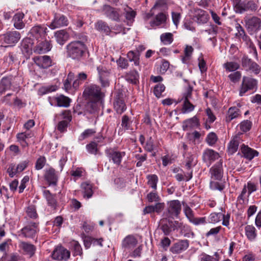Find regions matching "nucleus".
<instances>
[{
    "instance_id": "f257e3e1",
    "label": "nucleus",
    "mask_w": 261,
    "mask_h": 261,
    "mask_svg": "<svg viewBox=\"0 0 261 261\" xmlns=\"http://www.w3.org/2000/svg\"><path fill=\"white\" fill-rule=\"evenodd\" d=\"M211 181L210 182V188L213 190H223L224 188V185L219 181L215 180H220L223 176V170L222 167V162L220 161L212 166L210 170Z\"/></svg>"
},
{
    "instance_id": "f03ea898",
    "label": "nucleus",
    "mask_w": 261,
    "mask_h": 261,
    "mask_svg": "<svg viewBox=\"0 0 261 261\" xmlns=\"http://www.w3.org/2000/svg\"><path fill=\"white\" fill-rule=\"evenodd\" d=\"M84 95L94 102L102 101L104 94L101 92L100 88L95 85L87 87L84 91Z\"/></svg>"
},
{
    "instance_id": "7ed1b4c3",
    "label": "nucleus",
    "mask_w": 261,
    "mask_h": 261,
    "mask_svg": "<svg viewBox=\"0 0 261 261\" xmlns=\"http://www.w3.org/2000/svg\"><path fill=\"white\" fill-rule=\"evenodd\" d=\"M20 34L16 31H10L0 35V40H3L4 47H12L20 40Z\"/></svg>"
},
{
    "instance_id": "20e7f679",
    "label": "nucleus",
    "mask_w": 261,
    "mask_h": 261,
    "mask_svg": "<svg viewBox=\"0 0 261 261\" xmlns=\"http://www.w3.org/2000/svg\"><path fill=\"white\" fill-rule=\"evenodd\" d=\"M245 27L250 35H254L261 30V18L253 16L244 18Z\"/></svg>"
},
{
    "instance_id": "39448f33",
    "label": "nucleus",
    "mask_w": 261,
    "mask_h": 261,
    "mask_svg": "<svg viewBox=\"0 0 261 261\" xmlns=\"http://www.w3.org/2000/svg\"><path fill=\"white\" fill-rule=\"evenodd\" d=\"M55 120H60L57 128L63 132L66 129L68 123L71 120V116L68 111L64 110L60 114H56L55 116Z\"/></svg>"
},
{
    "instance_id": "423d86ee",
    "label": "nucleus",
    "mask_w": 261,
    "mask_h": 261,
    "mask_svg": "<svg viewBox=\"0 0 261 261\" xmlns=\"http://www.w3.org/2000/svg\"><path fill=\"white\" fill-rule=\"evenodd\" d=\"M102 11L107 17L110 19L119 22L121 17V12L120 9L112 7L109 5H104Z\"/></svg>"
},
{
    "instance_id": "0eeeda50",
    "label": "nucleus",
    "mask_w": 261,
    "mask_h": 261,
    "mask_svg": "<svg viewBox=\"0 0 261 261\" xmlns=\"http://www.w3.org/2000/svg\"><path fill=\"white\" fill-rule=\"evenodd\" d=\"M181 211V204L177 200H172L168 202L167 212L165 213L167 217L174 218L177 217Z\"/></svg>"
},
{
    "instance_id": "6e6552de",
    "label": "nucleus",
    "mask_w": 261,
    "mask_h": 261,
    "mask_svg": "<svg viewBox=\"0 0 261 261\" xmlns=\"http://www.w3.org/2000/svg\"><path fill=\"white\" fill-rule=\"evenodd\" d=\"M236 30L237 32L236 33V36L239 38H242L243 42L242 44L246 45V47L253 49L255 48L254 44L251 41L250 39L247 36L245 32V31L243 27L238 23H237L235 25Z\"/></svg>"
},
{
    "instance_id": "1a4fd4ad",
    "label": "nucleus",
    "mask_w": 261,
    "mask_h": 261,
    "mask_svg": "<svg viewBox=\"0 0 261 261\" xmlns=\"http://www.w3.org/2000/svg\"><path fill=\"white\" fill-rule=\"evenodd\" d=\"M257 83L256 80L251 77L244 76L240 91V95L242 96L248 90L256 88Z\"/></svg>"
},
{
    "instance_id": "9d476101",
    "label": "nucleus",
    "mask_w": 261,
    "mask_h": 261,
    "mask_svg": "<svg viewBox=\"0 0 261 261\" xmlns=\"http://www.w3.org/2000/svg\"><path fill=\"white\" fill-rule=\"evenodd\" d=\"M49 102L51 106L60 107H68L71 102V99L63 95L49 98Z\"/></svg>"
},
{
    "instance_id": "9b49d317",
    "label": "nucleus",
    "mask_w": 261,
    "mask_h": 261,
    "mask_svg": "<svg viewBox=\"0 0 261 261\" xmlns=\"http://www.w3.org/2000/svg\"><path fill=\"white\" fill-rule=\"evenodd\" d=\"M38 231V224L35 222H30L21 229V233L24 237L33 238Z\"/></svg>"
},
{
    "instance_id": "f8f14e48",
    "label": "nucleus",
    "mask_w": 261,
    "mask_h": 261,
    "mask_svg": "<svg viewBox=\"0 0 261 261\" xmlns=\"http://www.w3.org/2000/svg\"><path fill=\"white\" fill-rule=\"evenodd\" d=\"M68 23V19L65 16L61 14H56L54 19L49 25V27L51 30H54L57 28L66 26Z\"/></svg>"
},
{
    "instance_id": "ddd939ff",
    "label": "nucleus",
    "mask_w": 261,
    "mask_h": 261,
    "mask_svg": "<svg viewBox=\"0 0 261 261\" xmlns=\"http://www.w3.org/2000/svg\"><path fill=\"white\" fill-rule=\"evenodd\" d=\"M219 158V154L211 149H206L203 153V160L207 166H210L213 162L218 160Z\"/></svg>"
},
{
    "instance_id": "4468645a",
    "label": "nucleus",
    "mask_w": 261,
    "mask_h": 261,
    "mask_svg": "<svg viewBox=\"0 0 261 261\" xmlns=\"http://www.w3.org/2000/svg\"><path fill=\"white\" fill-rule=\"evenodd\" d=\"M51 255L54 259L66 260L70 256V252L67 249L60 246L54 250Z\"/></svg>"
},
{
    "instance_id": "2eb2a0df",
    "label": "nucleus",
    "mask_w": 261,
    "mask_h": 261,
    "mask_svg": "<svg viewBox=\"0 0 261 261\" xmlns=\"http://www.w3.org/2000/svg\"><path fill=\"white\" fill-rule=\"evenodd\" d=\"M47 28L44 25H37L33 27L30 30L31 34L38 41L42 40L46 33Z\"/></svg>"
},
{
    "instance_id": "dca6fc26",
    "label": "nucleus",
    "mask_w": 261,
    "mask_h": 261,
    "mask_svg": "<svg viewBox=\"0 0 261 261\" xmlns=\"http://www.w3.org/2000/svg\"><path fill=\"white\" fill-rule=\"evenodd\" d=\"M184 212L189 221L195 225H198L204 223L203 218H196L192 209L188 205H185L184 207Z\"/></svg>"
},
{
    "instance_id": "f3484780",
    "label": "nucleus",
    "mask_w": 261,
    "mask_h": 261,
    "mask_svg": "<svg viewBox=\"0 0 261 261\" xmlns=\"http://www.w3.org/2000/svg\"><path fill=\"white\" fill-rule=\"evenodd\" d=\"M189 242L187 240H180L171 247L170 250L173 253H180L189 247Z\"/></svg>"
},
{
    "instance_id": "a211bd4d",
    "label": "nucleus",
    "mask_w": 261,
    "mask_h": 261,
    "mask_svg": "<svg viewBox=\"0 0 261 261\" xmlns=\"http://www.w3.org/2000/svg\"><path fill=\"white\" fill-rule=\"evenodd\" d=\"M44 177L49 184L56 185L58 180V174L54 168L49 167L46 169Z\"/></svg>"
},
{
    "instance_id": "6ab92c4d",
    "label": "nucleus",
    "mask_w": 261,
    "mask_h": 261,
    "mask_svg": "<svg viewBox=\"0 0 261 261\" xmlns=\"http://www.w3.org/2000/svg\"><path fill=\"white\" fill-rule=\"evenodd\" d=\"M240 136V134H238L233 136L231 138L227 147L228 153L232 154L238 150L239 145L241 141Z\"/></svg>"
},
{
    "instance_id": "aec40b11",
    "label": "nucleus",
    "mask_w": 261,
    "mask_h": 261,
    "mask_svg": "<svg viewBox=\"0 0 261 261\" xmlns=\"http://www.w3.org/2000/svg\"><path fill=\"white\" fill-rule=\"evenodd\" d=\"M35 62L39 66L46 68L51 65V60L48 56H42L34 58Z\"/></svg>"
},
{
    "instance_id": "412c9836",
    "label": "nucleus",
    "mask_w": 261,
    "mask_h": 261,
    "mask_svg": "<svg viewBox=\"0 0 261 261\" xmlns=\"http://www.w3.org/2000/svg\"><path fill=\"white\" fill-rule=\"evenodd\" d=\"M199 126V120L196 116L184 121L182 124V128L184 130H188L197 128Z\"/></svg>"
},
{
    "instance_id": "4be33fe9",
    "label": "nucleus",
    "mask_w": 261,
    "mask_h": 261,
    "mask_svg": "<svg viewBox=\"0 0 261 261\" xmlns=\"http://www.w3.org/2000/svg\"><path fill=\"white\" fill-rule=\"evenodd\" d=\"M241 150L242 153L243 154L244 156L250 160H252L255 156H257L258 154L257 151L245 145L244 144L241 146Z\"/></svg>"
},
{
    "instance_id": "5701e85b",
    "label": "nucleus",
    "mask_w": 261,
    "mask_h": 261,
    "mask_svg": "<svg viewBox=\"0 0 261 261\" xmlns=\"http://www.w3.org/2000/svg\"><path fill=\"white\" fill-rule=\"evenodd\" d=\"M24 14L18 12L14 15L13 18L14 27L17 30H21L24 28L25 23L23 21Z\"/></svg>"
},
{
    "instance_id": "b1692460",
    "label": "nucleus",
    "mask_w": 261,
    "mask_h": 261,
    "mask_svg": "<svg viewBox=\"0 0 261 261\" xmlns=\"http://www.w3.org/2000/svg\"><path fill=\"white\" fill-rule=\"evenodd\" d=\"M241 115V112L239 109L237 107H230L227 113L225 120L227 122H230L234 119H236Z\"/></svg>"
},
{
    "instance_id": "393cba45",
    "label": "nucleus",
    "mask_w": 261,
    "mask_h": 261,
    "mask_svg": "<svg viewBox=\"0 0 261 261\" xmlns=\"http://www.w3.org/2000/svg\"><path fill=\"white\" fill-rule=\"evenodd\" d=\"M125 155V152L124 151H112L109 152L108 156L113 161L114 164L119 165L121 163L122 158Z\"/></svg>"
},
{
    "instance_id": "a878e982",
    "label": "nucleus",
    "mask_w": 261,
    "mask_h": 261,
    "mask_svg": "<svg viewBox=\"0 0 261 261\" xmlns=\"http://www.w3.org/2000/svg\"><path fill=\"white\" fill-rule=\"evenodd\" d=\"M256 3L257 2L256 0H250L246 3H243L242 6H239L241 8L239 13H242L248 10L255 11L258 8Z\"/></svg>"
},
{
    "instance_id": "bb28decb",
    "label": "nucleus",
    "mask_w": 261,
    "mask_h": 261,
    "mask_svg": "<svg viewBox=\"0 0 261 261\" xmlns=\"http://www.w3.org/2000/svg\"><path fill=\"white\" fill-rule=\"evenodd\" d=\"M55 37L58 43L63 44L68 39L69 36L66 31L62 30L56 32Z\"/></svg>"
},
{
    "instance_id": "cd10ccee",
    "label": "nucleus",
    "mask_w": 261,
    "mask_h": 261,
    "mask_svg": "<svg viewBox=\"0 0 261 261\" xmlns=\"http://www.w3.org/2000/svg\"><path fill=\"white\" fill-rule=\"evenodd\" d=\"M95 28L97 31L105 33L106 35H109L111 32V29L108 24L102 20L98 21L95 24Z\"/></svg>"
},
{
    "instance_id": "c85d7f7f",
    "label": "nucleus",
    "mask_w": 261,
    "mask_h": 261,
    "mask_svg": "<svg viewBox=\"0 0 261 261\" xmlns=\"http://www.w3.org/2000/svg\"><path fill=\"white\" fill-rule=\"evenodd\" d=\"M81 190L84 198H89L93 194L92 186L88 182H84L81 184Z\"/></svg>"
},
{
    "instance_id": "c756f323",
    "label": "nucleus",
    "mask_w": 261,
    "mask_h": 261,
    "mask_svg": "<svg viewBox=\"0 0 261 261\" xmlns=\"http://www.w3.org/2000/svg\"><path fill=\"white\" fill-rule=\"evenodd\" d=\"M127 58L130 61H134L135 65L139 64L140 52L139 50H130L127 54Z\"/></svg>"
},
{
    "instance_id": "7c9ffc66",
    "label": "nucleus",
    "mask_w": 261,
    "mask_h": 261,
    "mask_svg": "<svg viewBox=\"0 0 261 261\" xmlns=\"http://www.w3.org/2000/svg\"><path fill=\"white\" fill-rule=\"evenodd\" d=\"M245 234L247 238L250 241L255 239L257 234L255 228L252 225H247L245 228Z\"/></svg>"
},
{
    "instance_id": "2f4dec72",
    "label": "nucleus",
    "mask_w": 261,
    "mask_h": 261,
    "mask_svg": "<svg viewBox=\"0 0 261 261\" xmlns=\"http://www.w3.org/2000/svg\"><path fill=\"white\" fill-rule=\"evenodd\" d=\"M99 75V78L100 80L101 84L102 86L106 87L109 85V82L108 79H103V76L107 75L108 74V72L105 70L102 66H99L97 68Z\"/></svg>"
},
{
    "instance_id": "473e14b6",
    "label": "nucleus",
    "mask_w": 261,
    "mask_h": 261,
    "mask_svg": "<svg viewBox=\"0 0 261 261\" xmlns=\"http://www.w3.org/2000/svg\"><path fill=\"white\" fill-rule=\"evenodd\" d=\"M87 75L84 72H81L78 74L76 79L73 81L72 87L74 89H77L79 86L87 79Z\"/></svg>"
},
{
    "instance_id": "72a5a7b5",
    "label": "nucleus",
    "mask_w": 261,
    "mask_h": 261,
    "mask_svg": "<svg viewBox=\"0 0 261 261\" xmlns=\"http://www.w3.org/2000/svg\"><path fill=\"white\" fill-rule=\"evenodd\" d=\"M114 107L118 114H122L125 110L126 107L123 100L121 99H116L114 103Z\"/></svg>"
},
{
    "instance_id": "f704fd0d",
    "label": "nucleus",
    "mask_w": 261,
    "mask_h": 261,
    "mask_svg": "<svg viewBox=\"0 0 261 261\" xmlns=\"http://www.w3.org/2000/svg\"><path fill=\"white\" fill-rule=\"evenodd\" d=\"M124 13L126 19L131 22L134 20L136 15V12L132 8L126 6L124 8Z\"/></svg>"
},
{
    "instance_id": "c9c22d12",
    "label": "nucleus",
    "mask_w": 261,
    "mask_h": 261,
    "mask_svg": "<svg viewBox=\"0 0 261 261\" xmlns=\"http://www.w3.org/2000/svg\"><path fill=\"white\" fill-rule=\"evenodd\" d=\"M196 21L198 23L203 24L206 23L208 19V15L205 11L198 10L196 14Z\"/></svg>"
},
{
    "instance_id": "e433bc0d",
    "label": "nucleus",
    "mask_w": 261,
    "mask_h": 261,
    "mask_svg": "<svg viewBox=\"0 0 261 261\" xmlns=\"http://www.w3.org/2000/svg\"><path fill=\"white\" fill-rule=\"evenodd\" d=\"M137 244L136 239L131 236L126 237L123 241V245L126 248H132L135 247Z\"/></svg>"
},
{
    "instance_id": "4c0bfd02",
    "label": "nucleus",
    "mask_w": 261,
    "mask_h": 261,
    "mask_svg": "<svg viewBox=\"0 0 261 261\" xmlns=\"http://www.w3.org/2000/svg\"><path fill=\"white\" fill-rule=\"evenodd\" d=\"M166 16L163 13H160L155 17V19L150 22L151 27L158 26L165 22Z\"/></svg>"
},
{
    "instance_id": "58836bf2",
    "label": "nucleus",
    "mask_w": 261,
    "mask_h": 261,
    "mask_svg": "<svg viewBox=\"0 0 261 261\" xmlns=\"http://www.w3.org/2000/svg\"><path fill=\"white\" fill-rule=\"evenodd\" d=\"M20 246L26 254H29L31 256L34 254L35 252V247L33 245L25 242H22L21 243Z\"/></svg>"
},
{
    "instance_id": "ea45409f",
    "label": "nucleus",
    "mask_w": 261,
    "mask_h": 261,
    "mask_svg": "<svg viewBox=\"0 0 261 261\" xmlns=\"http://www.w3.org/2000/svg\"><path fill=\"white\" fill-rule=\"evenodd\" d=\"M11 81L9 78L4 77L0 83V94H3L10 88Z\"/></svg>"
},
{
    "instance_id": "a19ab883",
    "label": "nucleus",
    "mask_w": 261,
    "mask_h": 261,
    "mask_svg": "<svg viewBox=\"0 0 261 261\" xmlns=\"http://www.w3.org/2000/svg\"><path fill=\"white\" fill-rule=\"evenodd\" d=\"M36 49H50L52 47L50 41L46 40H36Z\"/></svg>"
},
{
    "instance_id": "79ce46f5",
    "label": "nucleus",
    "mask_w": 261,
    "mask_h": 261,
    "mask_svg": "<svg viewBox=\"0 0 261 261\" xmlns=\"http://www.w3.org/2000/svg\"><path fill=\"white\" fill-rule=\"evenodd\" d=\"M148 185L154 190L156 189L158 177L155 174L148 175L147 176Z\"/></svg>"
},
{
    "instance_id": "37998d69",
    "label": "nucleus",
    "mask_w": 261,
    "mask_h": 261,
    "mask_svg": "<svg viewBox=\"0 0 261 261\" xmlns=\"http://www.w3.org/2000/svg\"><path fill=\"white\" fill-rule=\"evenodd\" d=\"M139 75L137 71L134 70L130 71L126 75V80L132 84H137L139 81Z\"/></svg>"
},
{
    "instance_id": "c03bdc74",
    "label": "nucleus",
    "mask_w": 261,
    "mask_h": 261,
    "mask_svg": "<svg viewBox=\"0 0 261 261\" xmlns=\"http://www.w3.org/2000/svg\"><path fill=\"white\" fill-rule=\"evenodd\" d=\"M182 101L183 105L181 109L182 113H189L194 110L195 106L190 102V100H185Z\"/></svg>"
},
{
    "instance_id": "a18cd8bd",
    "label": "nucleus",
    "mask_w": 261,
    "mask_h": 261,
    "mask_svg": "<svg viewBox=\"0 0 261 261\" xmlns=\"http://www.w3.org/2000/svg\"><path fill=\"white\" fill-rule=\"evenodd\" d=\"M198 258L199 261H219L217 253L214 256H211L205 253H202L199 255Z\"/></svg>"
},
{
    "instance_id": "49530a36",
    "label": "nucleus",
    "mask_w": 261,
    "mask_h": 261,
    "mask_svg": "<svg viewBox=\"0 0 261 261\" xmlns=\"http://www.w3.org/2000/svg\"><path fill=\"white\" fill-rule=\"evenodd\" d=\"M222 218V213H212L208 218V222L212 223H217L220 222Z\"/></svg>"
},
{
    "instance_id": "de8ad7c7",
    "label": "nucleus",
    "mask_w": 261,
    "mask_h": 261,
    "mask_svg": "<svg viewBox=\"0 0 261 261\" xmlns=\"http://www.w3.org/2000/svg\"><path fill=\"white\" fill-rule=\"evenodd\" d=\"M223 67L228 72H232L237 70L240 67L238 63L234 62H228L223 64Z\"/></svg>"
},
{
    "instance_id": "09e8293b",
    "label": "nucleus",
    "mask_w": 261,
    "mask_h": 261,
    "mask_svg": "<svg viewBox=\"0 0 261 261\" xmlns=\"http://www.w3.org/2000/svg\"><path fill=\"white\" fill-rule=\"evenodd\" d=\"M34 44H36V40L34 41L30 38H26L22 40L21 46L23 49H32Z\"/></svg>"
},
{
    "instance_id": "8fccbe9b",
    "label": "nucleus",
    "mask_w": 261,
    "mask_h": 261,
    "mask_svg": "<svg viewBox=\"0 0 261 261\" xmlns=\"http://www.w3.org/2000/svg\"><path fill=\"white\" fill-rule=\"evenodd\" d=\"M160 39L164 44H170L173 41V35L170 33H166L161 35Z\"/></svg>"
},
{
    "instance_id": "3c124183",
    "label": "nucleus",
    "mask_w": 261,
    "mask_h": 261,
    "mask_svg": "<svg viewBox=\"0 0 261 261\" xmlns=\"http://www.w3.org/2000/svg\"><path fill=\"white\" fill-rule=\"evenodd\" d=\"M43 195L50 205L54 206L56 205V200L54 196L50 194L48 190H44L43 191Z\"/></svg>"
},
{
    "instance_id": "603ef678",
    "label": "nucleus",
    "mask_w": 261,
    "mask_h": 261,
    "mask_svg": "<svg viewBox=\"0 0 261 261\" xmlns=\"http://www.w3.org/2000/svg\"><path fill=\"white\" fill-rule=\"evenodd\" d=\"M218 137L213 132L209 133L206 138V141L210 146H213L217 142Z\"/></svg>"
},
{
    "instance_id": "864d4df0",
    "label": "nucleus",
    "mask_w": 261,
    "mask_h": 261,
    "mask_svg": "<svg viewBox=\"0 0 261 261\" xmlns=\"http://www.w3.org/2000/svg\"><path fill=\"white\" fill-rule=\"evenodd\" d=\"M84 53L83 50H68V55L73 59H79Z\"/></svg>"
},
{
    "instance_id": "5fc2aeb1",
    "label": "nucleus",
    "mask_w": 261,
    "mask_h": 261,
    "mask_svg": "<svg viewBox=\"0 0 261 261\" xmlns=\"http://www.w3.org/2000/svg\"><path fill=\"white\" fill-rule=\"evenodd\" d=\"M197 160L193 155L189 154L186 158V166L188 168H191L196 165Z\"/></svg>"
},
{
    "instance_id": "6e6d98bb",
    "label": "nucleus",
    "mask_w": 261,
    "mask_h": 261,
    "mask_svg": "<svg viewBox=\"0 0 261 261\" xmlns=\"http://www.w3.org/2000/svg\"><path fill=\"white\" fill-rule=\"evenodd\" d=\"M169 68V63L166 61H163L160 66L157 67L158 72L164 74Z\"/></svg>"
},
{
    "instance_id": "4d7b16f0",
    "label": "nucleus",
    "mask_w": 261,
    "mask_h": 261,
    "mask_svg": "<svg viewBox=\"0 0 261 261\" xmlns=\"http://www.w3.org/2000/svg\"><path fill=\"white\" fill-rule=\"evenodd\" d=\"M166 219H163L161 220L160 223L161 225L162 229L164 233H165V234L168 235L171 231V224L170 223H169V225L166 224Z\"/></svg>"
},
{
    "instance_id": "13d9d810",
    "label": "nucleus",
    "mask_w": 261,
    "mask_h": 261,
    "mask_svg": "<svg viewBox=\"0 0 261 261\" xmlns=\"http://www.w3.org/2000/svg\"><path fill=\"white\" fill-rule=\"evenodd\" d=\"M74 76V74L72 72H70L68 74L67 78L64 84L65 89L66 91H68L71 88V83L73 81Z\"/></svg>"
},
{
    "instance_id": "bf43d9fd",
    "label": "nucleus",
    "mask_w": 261,
    "mask_h": 261,
    "mask_svg": "<svg viewBox=\"0 0 261 261\" xmlns=\"http://www.w3.org/2000/svg\"><path fill=\"white\" fill-rule=\"evenodd\" d=\"M241 75V73L240 71H236L228 75V78L231 82L236 83L240 80Z\"/></svg>"
},
{
    "instance_id": "052dcab7",
    "label": "nucleus",
    "mask_w": 261,
    "mask_h": 261,
    "mask_svg": "<svg viewBox=\"0 0 261 261\" xmlns=\"http://www.w3.org/2000/svg\"><path fill=\"white\" fill-rule=\"evenodd\" d=\"M165 89V87L163 84H158L154 88V94L156 97H160Z\"/></svg>"
},
{
    "instance_id": "680f3d73",
    "label": "nucleus",
    "mask_w": 261,
    "mask_h": 261,
    "mask_svg": "<svg viewBox=\"0 0 261 261\" xmlns=\"http://www.w3.org/2000/svg\"><path fill=\"white\" fill-rule=\"evenodd\" d=\"M46 163V159L44 156L39 158L36 163L35 168L36 170H40L43 168Z\"/></svg>"
},
{
    "instance_id": "e2e57ef3",
    "label": "nucleus",
    "mask_w": 261,
    "mask_h": 261,
    "mask_svg": "<svg viewBox=\"0 0 261 261\" xmlns=\"http://www.w3.org/2000/svg\"><path fill=\"white\" fill-rule=\"evenodd\" d=\"M26 212L27 215L31 218H36L37 217L36 208L33 205L28 207Z\"/></svg>"
},
{
    "instance_id": "0e129e2a",
    "label": "nucleus",
    "mask_w": 261,
    "mask_h": 261,
    "mask_svg": "<svg viewBox=\"0 0 261 261\" xmlns=\"http://www.w3.org/2000/svg\"><path fill=\"white\" fill-rule=\"evenodd\" d=\"M192 90V87L190 86H188L186 89V91L183 94L181 100H190L191 99Z\"/></svg>"
},
{
    "instance_id": "69168bd1",
    "label": "nucleus",
    "mask_w": 261,
    "mask_h": 261,
    "mask_svg": "<svg viewBox=\"0 0 261 261\" xmlns=\"http://www.w3.org/2000/svg\"><path fill=\"white\" fill-rule=\"evenodd\" d=\"M251 126V122L248 120L244 121L240 124V129L243 132H246L248 131L250 129Z\"/></svg>"
},
{
    "instance_id": "338daca9",
    "label": "nucleus",
    "mask_w": 261,
    "mask_h": 261,
    "mask_svg": "<svg viewBox=\"0 0 261 261\" xmlns=\"http://www.w3.org/2000/svg\"><path fill=\"white\" fill-rule=\"evenodd\" d=\"M84 173V170L82 168H77L71 171V175L73 176L75 179L82 176Z\"/></svg>"
},
{
    "instance_id": "774afa93",
    "label": "nucleus",
    "mask_w": 261,
    "mask_h": 261,
    "mask_svg": "<svg viewBox=\"0 0 261 261\" xmlns=\"http://www.w3.org/2000/svg\"><path fill=\"white\" fill-rule=\"evenodd\" d=\"M97 144L95 142H92L87 145L86 148L87 151L92 154H95L97 150Z\"/></svg>"
}]
</instances>
